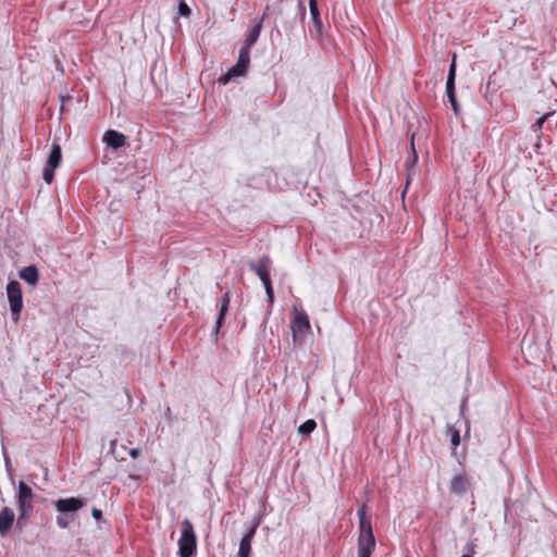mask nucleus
Returning <instances> with one entry per match:
<instances>
[{
  "mask_svg": "<svg viewBox=\"0 0 557 557\" xmlns=\"http://www.w3.org/2000/svg\"><path fill=\"white\" fill-rule=\"evenodd\" d=\"M196 548L197 537L193 523L188 519H184L182 522V534L178 540V555L180 557H194Z\"/></svg>",
  "mask_w": 557,
  "mask_h": 557,
  "instance_id": "obj_1",
  "label": "nucleus"
},
{
  "mask_svg": "<svg viewBox=\"0 0 557 557\" xmlns=\"http://www.w3.org/2000/svg\"><path fill=\"white\" fill-rule=\"evenodd\" d=\"M34 497L35 494L33 493V490L25 482L21 481L18 483L17 492L15 495L20 512L17 524H21L22 520L28 519L30 512L33 511Z\"/></svg>",
  "mask_w": 557,
  "mask_h": 557,
  "instance_id": "obj_2",
  "label": "nucleus"
},
{
  "mask_svg": "<svg viewBox=\"0 0 557 557\" xmlns=\"http://www.w3.org/2000/svg\"><path fill=\"white\" fill-rule=\"evenodd\" d=\"M367 505L362 504L357 511L360 531L358 547H375V539L372 531L371 520L367 516Z\"/></svg>",
  "mask_w": 557,
  "mask_h": 557,
  "instance_id": "obj_3",
  "label": "nucleus"
},
{
  "mask_svg": "<svg viewBox=\"0 0 557 557\" xmlns=\"http://www.w3.org/2000/svg\"><path fill=\"white\" fill-rule=\"evenodd\" d=\"M7 296L10 304L12 320L17 322L23 308L22 287L17 281H10L7 285Z\"/></svg>",
  "mask_w": 557,
  "mask_h": 557,
  "instance_id": "obj_4",
  "label": "nucleus"
},
{
  "mask_svg": "<svg viewBox=\"0 0 557 557\" xmlns=\"http://www.w3.org/2000/svg\"><path fill=\"white\" fill-rule=\"evenodd\" d=\"M249 63H250V52L246 51V49H240L237 63L235 65H233L224 75H222L219 78V82L221 84L225 85L231 79L238 77V76H243L248 69Z\"/></svg>",
  "mask_w": 557,
  "mask_h": 557,
  "instance_id": "obj_5",
  "label": "nucleus"
},
{
  "mask_svg": "<svg viewBox=\"0 0 557 557\" xmlns=\"http://www.w3.org/2000/svg\"><path fill=\"white\" fill-rule=\"evenodd\" d=\"M310 322L304 310L294 309V318L292 320V332L294 342H302L305 335L310 331Z\"/></svg>",
  "mask_w": 557,
  "mask_h": 557,
  "instance_id": "obj_6",
  "label": "nucleus"
},
{
  "mask_svg": "<svg viewBox=\"0 0 557 557\" xmlns=\"http://www.w3.org/2000/svg\"><path fill=\"white\" fill-rule=\"evenodd\" d=\"M455 78H456V54L453 57V61L449 65L447 82H446V95L448 101L451 106L454 113L457 115L459 113V104L456 99L455 94Z\"/></svg>",
  "mask_w": 557,
  "mask_h": 557,
  "instance_id": "obj_7",
  "label": "nucleus"
},
{
  "mask_svg": "<svg viewBox=\"0 0 557 557\" xmlns=\"http://www.w3.org/2000/svg\"><path fill=\"white\" fill-rule=\"evenodd\" d=\"M271 264V259L269 256H262L258 260H251L248 262L249 269L255 272L261 282L268 284L271 282L269 267Z\"/></svg>",
  "mask_w": 557,
  "mask_h": 557,
  "instance_id": "obj_8",
  "label": "nucleus"
},
{
  "mask_svg": "<svg viewBox=\"0 0 557 557\" xmlns=\"http://www.w3.org/2000/svg\"><path fill=\"white\" fill-rule=\"evenodd\" d=\"M84 505L85 500L77 497L60 498L54 503L57 510L61 513L75 512Z\"/></svg>",
  "mask_w": 557,
  "mask_h": 557,
  "instance_id": "obj_9",
  "label": "nucleus"
},
{
  "mask_svg": "<svg viewBox=\"0 0 557 557\" xmlns=\"http://www.w3.org/2000/svg\"><path fill=\"white\" fill-rule=\"evenodd\" d=\"M258 524H253L248 532L242 537L239 542V548H238V557H250L251 554V543L253 540V536L256 534Z\"/></svg>",
  "mask_w": 557,
  "mask_h": 557,
  "instance_id": "obj_10",
  "label": "nucleus"
},
{
  "mask_svg": "<svg viewBox=\"0 0 557 557\" xmlns=\"http://www.w3.org/2000/svg\"><path fill=\"white\" fill-rule=\"evenodd\" d=\"M103 141L108 147L116 150L125 145L126 136L117 131L109 129L103 135Z\"/></svg>",
  "mask_w": 557,
  "mask_h": 557,
  "instance_id": "obj_11",
  "label": "nucleus"
},
{
  "mask_svg": "<svg viewBox=\"0 0 557 557\" xmlns=\"http://www.w3.org/2000/svg\"><path fill=\"white\" fill-rule=\"evenodd\" d=\"M14 519L15 515L11 508L4 507L0 511V536H5L9 533L14 523Z\"/></svg>",
  "mask_w": 557,
  "mask_h": 557,
  "instance_id": "obj_12",
  "label": "nucleus"
},
{
  "mask_svg": "<svg viewBox=\"0 0 557 557\" xmlns=\"http://www.w3.org/2000/svg\"><path fill=\"white\" fill-rule=\"evenodd\" d=\"M469 487V480L466 474L455 475L450 481L449 490L453 494H463Z\"/></svg>",
  "mask_w": 557,
  "mask_h": 557,
  "instance_id": "obj_13",
  "label": "nucleus"
},
{
  "mask_svg": "<svg viewBox=\"0 0 557 557\" xmlns=\"http://www.w3.org/2000/svg\"><path fill=\"white\" fill-rule=\"evenodd\" d=\"M261 33V22L255 23L248 30L244 46L240 49H246L250 52V48L257 42Z\"/></svg>",
  "mask_w": 557,
  "mask_h": 557,
  "instance_id": "obj_14",
  "label": "nucleus"
},
{
  "mask_svg": "<svg viewBox=\"0 0 557 557\" xmlns=\"http://www.w3.org/2000/svg\"><path fill=\"white\" fill-rule=\"evenodd\" d=\"M20 277L30 285L38 282L39 275L35 265H28L20 271Z\"/></svg>",
  "mask_w": 557,
  "mask_h": 557,
  "instance_id": "obj_15",
  "label": "nucleus"
},
{
  "mask_svg": "<svg viewBox=\"0 0 557 557\" xmlns=\"http://www.w3.org/2000/svg\"><path fill=\"white\" fill-rule=\"evenodd\" d=\"M61 160H62L61 147L59 144L54 143L52 145V148L49 153L46 165L57 169L60 165Z\"/></svg>",
  "mask_w": 557,
  "mask_h": 557,
  "instance_id": "obj_16",
  "label": "nucleus"
},
{
  "mask_svg": "<svg viewBox=\"0 0 557 557\" xmlns=\"http://www.w3.org/2000/svg\"><path fill=\"white\" fill-rule=\"evenodd\" d=\"M228 305H230V295L228 293H225L222 297V302H221V307H220V311H219V314H218V318H216V322H215V327H214V332L218 333L221 325L223 324V321H224V317L228 310Z\"/></svg>",
  "mask_w": 557,
  "mask_h": 557,
  "instance_id": "obj_17",
  "label": "nucleus"
},
{
  "mask_svg": "<svg viewBox=\"0 0 557 557\" xmlns=\"http://www.w3.org/2000/svg\"><path fill=\"white\" fill-rule=\"evenodd\" d=\"M309 9H310L312 22L314 24V28L317 29V32H321L323 24H322V20L320 16L317 0H309Z\"/></svg>",
  "mask_w": 557,
  "mask_h": 557,
  "instance_id": "obj_18",
  "label": "nucleus"
},
{
  "mask_svg": "<svg viewBox=\"0 0 557 557\" xmlns=\"http://www.w3.org/2000/svg\"><path fill=\"white\" fill-rule=\"evenodd\" d=\"M315 428H317V422L313 419H309L299 425L298 432L302 436H308L314 431Z\"/></svg>",
  "mask_w": 557,
  "mask_h": 557,
  "instance_id": "obj_19",
  "label": "nucleus"
},
{
  "mask_svg": "<svg viewBox=\"0 0 557 557\" xmlns=\"http://www.w3.org/2000/svg\"><path fill=\"white\" fill-rule=\"evenodd\" d=\"M54 170L55 168H50L48 165L45 166L42 172V178L47 184H51L54 178Z\"/></svg>",
  "mask_w": 557,
  "mask_h": 557,
  "instance_id": "obj_20",
  "label": "nucleus"
},
{
  "mask_svg": "<svg viewBox=\"0 0 557 557\" xmlns=\"http://www.w3.org/2000/svg\"><path fill=\"white\" fill-rule=\"evenodd\" d=\"M449 432L451 434V438H450L451 445L454 447H457L459 445V443H460L459 431L454 429V428H449Z\"/></svg>",
  "mask_w": 557,
  "mask_h": 557,
  "instance_id": "obj_21",
  "label": "nucleus"
},
{
  "mask_svg": "<svg viewBox=\"0 0 557 557\" xmlns=\"http://www.w3.org/2000/svg\"><path fill=\"white\" fill-rule=\"evenodd\" d=\"M178 12L182 16H185V17H188L191 13L189 7L185 3L184 0H181L180 1V4H178Z\"/></svg>",
  "mask_w": 557,
  "mask_h": 557,
  "instance_id": "obj_22",
  "label": "nucleus"
},
{
  "mask_svg": "<svg viewBox=\"0 0 557 557\" xmlns=\"http://www.w3.org/2000/svg\"><path fill=\"white\" fill-rule=\"evenodd\" d=\"M374 547H358V557H371Z\"/></svg>",
  "mask_w": 557,
  "mask_h": 557,
  "instance_id": "obj_23",
  "label": "nucleus"
},
{
  "mask_svg": "<svg viewBox=\"0 0 557 557\" xmlns=\"http://www.w3.org/2000/svg\"><path fill=\"white\" fill-rule=\"evenodd\" d=\"M264 288H265V293H267V297H268L269 301L273 302L274 292H273V288H272V282H270L268 284H264Z\"/></svg>",
  "mask_w": 557,
  "mask_h": 557,
  "instance_id": "obj_24",
  "label": "nucleus"
},
{
  "mask_svg": "<svg viewBox=\"0 0 557 557\" xmlns=\"http://www.w3.org/2000/svg\"><path fill=\"white\" fill-rule=\"evenodd\" d=\"M549 115H552V113H547V114L541 116L540 119H537V121L535 122V125H534L536 127V131L541 129L543 127L544 122L548 119Z\"/></svg>",
  "mask_w": 557,
  "mask_h": 557,
  "instance_id": "obj_25",
  "label": "nucleus"
},
{
  "mask_svg": "<svg viewBox=\"0 0 557 557\" xmlns=\"http://www.w3.org/2000/svg\"><path fill=\"white\" fill-rule=\"evenodd\" d=\"M57 523L62 529H65V528L69 527V521L65 518H63V517H58L57 518Z\"/></svg>",
  "mask_w": 557,
  "mask_h": 557,
  "instance_id": "obj_26",
  "label": "nucleus"
},
{
  "mask_svg": "<svg viewBox=\"0 0 557 557\" xmlns=\"http://www.w3.org/2000/svg\"><path fill=\"white\" fill-rule=\"evenodd\" d=\"M91 516L97 519V520H100L101 517H102V512L101 510L97 509V508H92L91 510Z\"/></svg>",
  "mask_w": 557,
  "mask_h": 557,
  "instance_id": "obj_27",
  "label": "nucleus"
},
{
  "mask_svg": "<svg viewBox=\"0 0 557 557\" xmlns=\"http://www.w3.org/2000/svg\"><path fill=\"white\" fill-rule=\"evenodd\" d=\"M139 454H140V449H139V448H133V449H131V451H129V455H131L133 458L138 457V456H139Z\"/></svg>",
  "mask_w": 557,
  "mask_h": 557,
  "instance_id": "obj_28",
  "label": "nucleus"
},
{
  "mask_svg": "<svg viewBox=\"0 0 557 557\" xmlns=\"http://www.w3.org/2000/svg\"><path fill=\"white\" fill-rule=\"evenodd\" d=\"M411 147H412V162H416L418 160V156H417V152L414 150L413 138L411 139Z\"/></svg>",
  "mask_w": 557,
  "mask_h": 557,
  "instance_id": "obj_29",
  "label": "nucleus"
},
{
  "mask_svg": "<svg viewBox=\"0 0 557 557\" xmlns=\"http://www.w3.org/2000/svg\"><path fill=\"white\" fill-rule=\"evenodd\" d=\"M473 554H474V550H473V548L471 547L470 553H469V554H465V555H462L461 557H472V555H473Z\"/></svg>",
  "mask_w": 557,
  "mask_h": 557,
  "instance_id": "obj_30",
  "label": "nucleus"
}]
</instances>
